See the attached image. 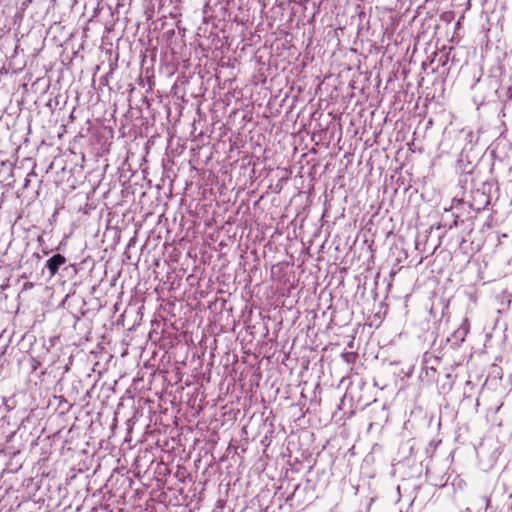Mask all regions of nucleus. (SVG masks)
Returning <instances> with one entry per match:
<instances>
[{
	"mask_svg": "<svg viewBox=\"0 0 512 512\" xmlns=\"http://www.w3.org/2000/svg\"><path fill=\"white\" fill-rule=\"evenodd\" d=\"M66 263V258L61 254H55L46 262V267L49 270L51 276L58 273L61 265Z\"/></svg>",
	"mask_w": 512,
	"mask_h": 512,
	"instance_id": "nucleus-1",
	"label": "nucleus"
},
{
	"mask_svg": "<svg viewBox=\"0 0 512 512\" xmlns=\"http://www.w3.org/2000/svg\"><path fill=\"white\" fill-rule=\"evenodd\" d=\"M507 97L508 99L512 100V87H510L507 91Z\"/></svg>",
	"mask_w": 512,
	"mask_h": 512,
	"instance_id": "nucleus-2",
	"label": "nucleus"
}]
</instances>
